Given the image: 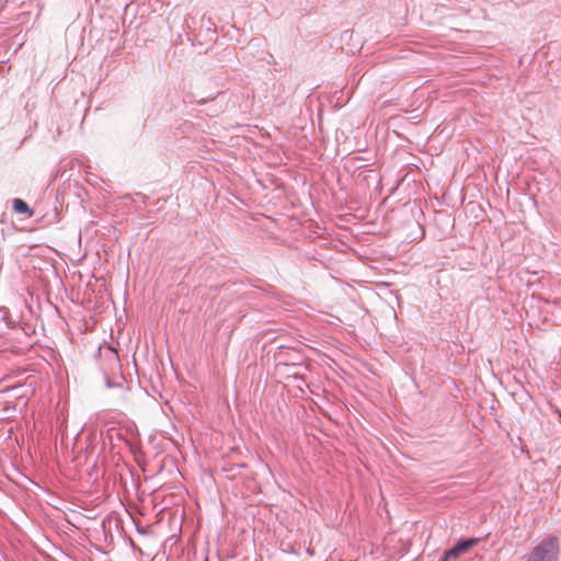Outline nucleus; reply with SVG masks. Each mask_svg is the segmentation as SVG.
Returning a JSON list of instances; mask_svg holds the SVG:
<instances>
[{"mask_svg":"<svg viewBox=\"0 0 561 561\" xmlns=\"http://www.w3.org/2000/svg\"><path fill=\"white\" fill-rule=\"evenodd\" d=\"M454 560L453 558H447V551H445L444 556L439 559V561H449Z\"/></svg>","mask_w":561,"mask_h":561,"instance_id":"423d86ee","label":"nucleus"},{"mask_svg":"<svg viewBox=\"0 0 561 561\" xmlns=\"http://www.w3.org/2000/svg\"><path fill=\"white\" fill-rule=\"evenodd\" d=\"M368 214V208L364 206H359L357 208H353V219H357L359 221L364 220Z\"/></svg>","mask_w":561,"mask_h":561,"instance_id":"39448f33","label":"nucleus"},{"mask_svg":"<svg viewBox=\"0 0 561 561\" xmlns=\"http://www.w3.org/2000/svg\"><path fill=\"white\" fill-rule=\"evenodd\" d=\"M357 160H360L357 157H353V163ZM365 165H356V173L353 172V180L355 181V185L358 194H362L363 197H366L370 183H377V174L374 170L364 169Z\"/></svg>","mask_w":561,"mask_h":561,"instance_id":"f03ea898","label":"nucleus"},{"mask_svg":"<svg viewBox=\"0 0 561 561\" xmlns=\"http://www.w3.org/2000/svg\"><path fill=\"white\" fill-rule=\"evenodd\" d=\"M479 542V538L460 539L453 548L447 550V558L457 559L469 549L476 547Z\"/></svg>","mask_w":561,"mask_h":561,"instance_id":"7ed1b4c3","label":"nucleus"},{"mask_svg":"<svg viewBox=\"0 0 561 561\" xmlns=\"http://www.w3.org/2000/svg\"><path fill=\"white\" fill-rule=\"evenodd\" d=\"M526 561H534V560H531L529 557H527V560H526Z\"/></svg>","mask_w":561,"mask_h":561,"instance_id":"0eeeda50","label":"nucleus"},{"mask_svg":"<svg viewBox=\"0 0 561 561\" xmlns=\"http://www.w3.org/2000/svg\"><path fill=\"white\" fill-rule=\"evenodd\" d=\"M559 541L554 536L541 540L527 556L534 561H558Z\"/></svg>","mask_w":561,"mask_h":561,"instance_id":"f257e3e1","label":"nucleus"},{"mask_svg":"<svg viewBox=\"0 0 561 561\" xmlns=\"http://www.w3.org/2000/svg\"><path fill=\"white\" fill-rule=\"evenodd\" d=\"M13 208L16 213H20V214H26L28 216H32L33 215V211L31 210V208L28 207V205L23 201V199H20V198H15L13 201Z\"/></svg>","mask_w":561,"mask_h":561,"instance_id":"20e7f679","label":"nucleus"}]
</instances>
